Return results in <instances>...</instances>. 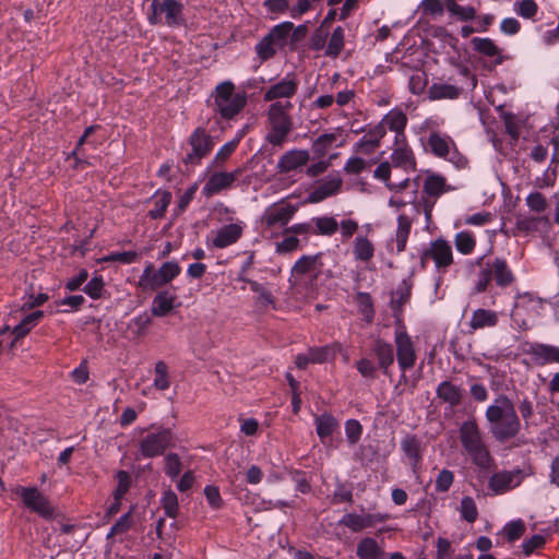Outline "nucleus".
Listing matches in <instances>:
<instances>
[{
  "mask_svg": "<svg viewBox=\"0 0 559 559\" xmlns=\"http://www.w3.org/2000/svg\"><path fill=\"white\" fill-rule=\"evenodd\" d=\"M362 427L356 419H349L345 423L346 439L350 444H355L361 437Z\"/></svg>",
  "mask_w": 559,
  "mask_h": 559,
  "instance_id": "nucleus-63",
  "label": "nucleus"
},
{
  "mask_svg": "<svg viewBox=\"0 0 559 559\" xmlns=\"http://www.w3.org/2000/svg\"><path fill=\"white\" fill-rule=\"evenodd\" d=\"M263 5L271 13L290 16V0H265Z\"/></svg>",
  "mask_w": 559,
  "mask_h": 559,
  "instance_id": "nucleus-64",
  "label": "nucleus"
},
{
  "mask_svg": "<svg viewBox=\"0 0 559 559\" xmlns=\"http://www.w3.org/2000/svg\"><path fill=\"white\" fill-rule=\"evenodd\" d=\"M176 296L168 290L159 292L152 301L151 311L155 317H165L175 308Z\"/></svg>",
  "mask_w": 559,
  "mask_h": 559,
  "instance_id": "nucleus-34",
  "label": "nucleus"
},
{
  "mask_svg": "<svg viewBox=\"0 0 559 559\" xmlns=\"http://www.w3.org/2000/svg\"><path fill=\"white\" fill-rule=\"evenodd\" d=\"M180 272L181 267L175 261L163 263L158 270H155L153 264L150 263L139 277V287L142 290H156L176 278Z\"/></svg>",
  "mask_w": 559,
  "mask_h": 559,
  "instance_id": "nucleus-8",
  "label": "nucleus"
},
{
  "mask_svg": "<svg viewBox=\"0 0 559 559\" xmlns=\"http://www.w3.org/2000/svg\"><path fill=\"white\" fill-rule=\"evenodd\" d=\"M386 519V515L381 514L346 513L340 520V524L348 527L352 532H360L365 528L373 526L376 523L383 522Z\"/></svg>",
  "mask_w": 559,
  "mask_h": 559,
  "instance_id": "nucleus-26",
  "label": "nucleus"
},
{
  "mask_svg": "<svg viewBox=\"0 0 559 559\" xmlns=\"http://www.w3.org/2000/svg\"><path fill=\"white\" fill-rule=\"evenodd\" d=\"M407 123V117L401 109H392L390 110L381 120L379 126L368 134V140L364 143L360 142L359 145H368L376 147L379 145L380 140L385 134L386 130H390L395 133L394 140L405 138V127ZM370 147H368L369 150Z\"/></svg>",
  "mask_w": 559,
  "mask_h": 559,
  "instance_id": "nucleus-9",
  "label": "nucleus"
},
{
  "mask_svg": "<svg viewBox=\"0 0 559 559\" xmlns=\"http://www.w3.org/2000/svg\"><path fill=\"white\" fill-rule=\"evenodd\" d=\"M342 187V179L337 176L328 177L314 188L310 194L312 202H320L331 195L336 194Z\"/></svg>",
  "mask_w": 559,
  "mask_h": 559,
  "instance_id": "nucleus-30",
  "label": "nucleus"
},
{
  "mask_svg": "<svg viewBox=\"0 0 559 559\" xmlns=\"http://www.w3.org/2000/svg\"><path fill=\"white\" fill-rule=\"evenodd\" d=\"M152 323V319L148 313L142 312L136 317L132 318L128 323V330L134 336L143 335Z\"/></svg>",
  "mask_w": 559,
  "mask_h": 559,
  "instance_id": "nucleus-52",
  "label": "nucleus"
},
{
  "mask_svg": "<svg viewBox=\"0 0 559 559\" xmlns=\"http://www.w3.org/2000/svg\"><path fill=\"white\" fill-rule=\"evenodd\" d=\"M353 255L356 261L367 263L374 255V246L366 236H357L353 242Z\"/></svg>",
  "mask_w": 559,
  "mask_h": 559,
  "instance_id": "nucleus-39",
  "label": "nucleus"
},
{
  "mask_svg": "<svg viewBox=\"0 0 559 559\" xmlns=\"http://www.w3.org/2000/svg\"><path fill=\"white\" fill-rule=\"evenodd\" d=\"M240 174V169H236L235 171H213L203 186L202 193L205 197H212L229 189L233 187Z\"/></svg>",
  "mask_w": 559,
  "mask_h": 559,
  "instance_id": "nucleus-19",
  "label": "nucleus"
},
{
  "mask_svg": "<svg viewBox=\"0 0 559 559\" xmlns=\"http://www.w3.org/2000/svg\"><path fill=\"white\" fill-rule=\"evenodd\" d=\"M212 97L214 111L223 119L234 118L247 104V96L243 93H235V85L229 81L219 83Z\"/></svg>",
  "mask_w": 559,
  "mask_h": 559,
  "instance_id": "nucleus-7",
  "label": "nucleus"
},
{
  "mask_svg": "<svg viewBox=\"0 0 559 559\" xmlns=\"http://www.w3.org/2000/svg\"><path fill=\"white\" fill-rule=\"evenodd\" d=\"M345 32L343 27L337 26L332 32L329 40L326 41L325 55L328 57H337L344 48Z\"/></svg>",
  "mask_w": 559,
  "mask_h": 559,
  "instance_id": "nucleus-43",
  "label": "nucleus"
},
{
  "mask_svg": "<svg viewBox=\"0 0 559 559\" xmlns=\"http://www.w3.org/2000/svg\"><path fill=\"white\" fill-rule=\"evenodd\" d=\"M459 435L461 444L473 463L479 467H487L490 463V454L477 423L474 419L465 420L460 426Z\"/></svg>",
  "mask_w": 559,
  "mask_h": 559,
  "instance_id": "nucleus-5",
  "label": "nucleus"
},
{
  "mask_svg": "<svg viewBox=\"0 0 559 559\" xmlns=\"http://www.w3.org/2000/svg\"><path fill=\"white\" fill-rule=\"evenodd\" d=\"M392 163L394 166V170L396 171L399 168L408 171V170H415L416 162L415 156L409 147V145L406 142V136L402 138L401 140H394L393 146H392V154H391Z\"/></svg>",
  "mask_w": 559,
  "mask_h": 559,
  "instance_id": "nucleus-23",
  "label": "nucleus"
},
{
  "mask_svg": "<svg viewBox=\"0 0 559 559\" xmlns=\"http://www.w3.org/2000/svg\"><path fill=\"white\" fill-rule=\"evenodd\" d=\"M160 503L165 514L175 519L179 511L178 497L173 490H167L163 493Z\"/></svg>",
  "mask_w": 559,
  "mask_h": 559,
  "instance_id": "nucleus-57",
  "label": "nucleus"
},
{
  "mask_svg": "<svg viewBox=\"0 0 559 559\" xmlns=\"http://www.w3.org/2000/svg\"><path fill=\"white\" fill-rule=\"evenodd\" d=\"M305 246L302 240L295 234L287 233V228L284 231V238L276 243V252L284 254L290 253L301 249Z\"/></svg>",
  "mask_w": 559,
  "mask_h": 559,
  "instance_id": "nucleus-46",
  "label": "nucleus"
},
{
  "mask_svg": "<svg viewBox=\"0 0 559 559\" xmlns=\"http://www.w3.org/2000/svg\"><path fill=\"white\" fill-rule=\"evenodd\" d=\"M278 49L280 46L269 35L257 45V52L263 60L273 57Z\"/></svg>",
  "mask_w": 559,
  "mask_h": 559,
  "instance_id": "nucleus-60",
  "label": "nucleus"
},
{
  "mask_svg": "<svg viewBox=\"0 0 559 559\" xmlns=\"http://www.w3.org/2000/svg\"><path fill=\"white\" fill-rule=\"evenodd\" d=\"M533 362L537 366L559 362V347L544 343H531L526 349Z\"/></svg>",
  "mask_w": 559,
  "mask_h": 559,
  "instance_id": "nucleus-25",
  "label": "nucleus"
},
{
  "mask_svg": "<svg viewBox=\"0 0 559 559\" xmlns=\"http://www.w3.org/2000/svg\"><path fill=\"white\" fill-rule=\"evenodd\" d=\"M169 429H162L157 432L146 435L140 443V452L145 457H154L162 454L171 443Z\"/></svg>",
  "mask_w": 559,
  "mask_h": 559,
  "instance_id": "nucleus-18",
  "label": "nucleus"
},
{
  "mask_svg": "<svg viewBox=\"0 0 559 559\" xmlns=\"http://www.w3.org/2000/svg\"><path fill=\"white\" fill-rule=\"evenodd\" d=\"M461 516L468 523H474L478 516L477 506L472 497H463L460 507Z\"/></svg>",
  "mask_w": 559,
  "mask_h": 559,
  "instance_id": "nucleus-59",
  "label": "nucleus"
},
{
  "mask_svg": "<svg viewBox=\"0 0 559 559\" xmlns=\"http://www.w3.org/2000/svg\"><path fill=\"white\" fill-rule=\"evenodd\" d=\"M429 146L432 153L450 162L455 168L462 169L467 165V159L457 151L453 140L441 133H431Z\"/></svg>",
  "mask_w": 559,
  "mask_h": 559,
  "instance_id": "nucleus-13",
  "label": "nucleus"
},
{
  "mask_svg": "<svg viewBox=\"0 0 559 559\" xmlns=\"http://www.w3.org/2000/svg\"><path fill=\"white\" fill-rule=\"evenodd\" d=\"M214 147L213 138L203 129H197L189 138V147L182 162L186 165L195 166L200 164Z\"/></svg>",
  "mask_w": 559,
  "mask_h": 559,
  "instance_id": "nucleus-15",
  "label": "nucleus"
},
{
  "mask_svg": "<svg viewBox=\"0 0 559 559\" xmlns=\"http://www.w3.org/2000/svg\"><path fill=\"white\" fill-rule=\"evenodd\" d=\"M516 227L519 230L531 234L536 233L546 240L552 229V223L548 216L519 215L516 217Z\"/></svg>",
  "mask_w": 559,
  "mask_h": 559,
  "instance_id": "nucleus-21",
  "label": "nucleus"
},
{
  "mask_svg": "<svg viewBox=\"0 0 559 559\" xmlns=\"http://www.w3.org/2000/svg\"><path fill=\"white\" fill-rule=\"evenodd\" d=\"M376 356L380 368L386 373L388 368L393 365L394 354L393 348L389 343L378 342L374 348Z\"/></svg>",
  "mask_w": 559,
  "mask_h": 559,
  "instance_id": "nucleus-45",
  "label": "nucleus"
},
{
  "mask_svg": "<svg viewBox=\"0 0 559 559\" xmlns=\"http://www.w3.org/2000/svg\"><path fill=\"white\" fill-rule=\"evenodd\" d=\"M356 555L359 559H384V550L371 537H365L358 543Z\"/></svg>",
  "mask_w": 559,
  "mask_h": 559,
  "instance_id": "nucleus-36",
  "label": "nucleus"
},
{
  "mask_svg": "<svg viewBox=\"0 0 559 559\" xmlns=\"http://www.w3.org/2000/svg\"><path fill=\"white\" fill-rule=\"evenodd\" d=\"M447 191L445 179L439 175H428L424 181V192L430 197H439Z\"/></svg>",
  "mask_w": 559,
  "mask_h": 559,
  "instance_id": "nucleus-49",
  "label": "nucleus"
},
{
  "mask_svg": "<svg viewBox=\"0 0 559 559\" xmlns=\"http://www.w3.org/2000/svg\"><path fill=\"white\" fill-rule=\"evenodd\" d=\"M246 225L242 221H236L213 230L206 238V245L211 248L224 249L236 243L242 236Z\"/></svg>",
  "mask_w": 559,
  "mask_h": 559,
  "instance_id": "nucleus-16",
  "label": "nucleus"
},
{
  "mask_svg": "<svg viewBox=\"0 0 559 559\" xmlns=\"http://www.w3.org/2000/svg\"><path fill=\"white\" fill-rule=\"evenodd\" d=\"M152 14L148 21L152 25L166 24L170 27L185 24L183 4L177 0H153Z\"/></svg>",
  "mask_w": 559,
  "mask_h": 559,
  "instance_id": "nucleus-10",
  "label": "nucleus"
},
{
  "mask_svg": "<svg viewBox=\"0 0 559 559\" xmlns=\"http://www.w3.org/2000/svg\"><path fill=\"white\" fill-rule=\"evenodd\" d=\"M340 348L341 346L337 344L310 348L309 354L311 362L323 364L330 361L335 357L336 350Z\"/></svg>",
  "mask_w": 559,
  "mask_h": 559,
  "instance_id": "nucleus-47",
  "label": "nucleus"
},
{
  "mask_svg": "<svg viewBox=\"0 0 559 559\" xmlns=\"http://www.w3.org/2000/svg\"><path fill=\"white\" fill-rule=\"evenodd\" d=\"M287 233L295 234L306 245L308 238L316 235L313 217L307 222L292 225L287 228Z\"/></svg>",
  "mask_w": 559,
  "mask_h": 559,
  "instance_id": "nucleus-55",
  "label": "nucleus"
},
{
  "mask_svg": "<svg viewBox=\"0 0 559 559\" xmlns=\"http://www.w3.org/2000/svg\"><path fill=\"white\" fill-rule=\"evenodd\" d=\"M153 386L159 391H165L170 386L168 367L163 360L155 364Z\"/></svg>",
  "mask_w": 559,
  "mask_h": 559,
  "instance_id": "nucleus-48",
  "label": "nucleus"
},
{
  "mask_svg": "<svg viewBox=\"0 0 559 559\" xmlns=\"http://www.w3.org/2000/svg\"><path fill=\"white\" fill-rule=\"evenodd\" d=\"M498 323V314L497 312L489 309H477L473 312L469 320V328L473 331L492 328Z\"/></svg>",
  "mask_w": 559,
  "mask_h": 559,
  "instance_id": "nucleus-37",
  "label": "nucleus"
},
{
  "mask_svg": "<svg viewBox=\"0 0 559 559\" xmlns=\"http://www.w3.org/2000/svg\"><path fill=\"white\" fill-rule=\"evenodd\" d=\"M292 108V102L272 103L269 107L265 140L273 146H282L293 130V120L289 116Z\"/></svg>",
  "mask_w": 559,
  "mask_h": 559,
  "instance_id": "nucleus-4",
  "label": "nucleus"
},
{
  "mask_svg": "<svg viewBox=\"0 0 559 559\" xmlns=\"http://www.w3.org/2000/svg\"><path fill=\"white\" fill-rule=\"evenodd\" d=\"M394 343L396 347L399 367L402 372L405 373L415 366L417 355L412 337L407 334L405 326L401 323L395 328Z\"/></svg>",
  "mask_w": 559,
  "mask_h": 559,
  "instance_id": "nucleus-14",
  "label": "nucleus"
},
{
  "mask_svg": "<svg viewBox=\"0 0 559 559\" xmlns=\"http://www.w3.org/2000/svg\"><path fill=\"white\" fill-rule=\"evenodd\" d=\"M316 431L322 442L338 429V420L329 413H323L314 417Z\"/></svg>",
  "mask_w": 559,
  "mask_h": 559,
  "instance_id": "nucleus-32",
  "label": "nucleus"
},
{
  "mask_svg": "<svg viewBox=\"0 0 559 559\" xmlns=\"http://www.w3.org/2000/svg\"><path fill=\"white\" fill-rule=\"evenodd\" d=\"M309 153L306 150H290L286 152L277 162V168L282 173H289L307 164Z\"/></svg>",
  "mask_w": 559,
  "mask_h": 559,
  "instance_id": "nucleus-29",
  "label": "nucleus"
},
{
  "mask_svg": "<svg viewBox=\"0 0 559 559\" xmlns=\"http://www.w3.org/2000/svg\"><path fill=\"white\" fill-rule=\"evenodd\" d=\"M444 7L450 16L461 22L473 21L476 17V9L472 5H461L456 0H444Z\"/></svg>",
  "mask_w": 559,
  "mask_h": 559,
  "instance_id": "nucleus-40",
  "label": "nucleus"
},
{
  "mask_svg": "<svg viewBox=\"0 0 559 559\" xmlns=\"http://www.w3.org/2000/svg\"><path fill=\"white\" fill-rule=\"evenodd\" d=\"M492 437L504 442L514 438L521 430V421L513 402L506 395L497 396L485 413Z\"/></svg>",
  "mask_w": 559,
  "mask_h": 559,
  "instance_id": "nucleus-2",
  "label": "nucleus"
},
{
  "mask_svg": "<svg viewBox=\"0 0 559 559\" xmlns=\"http://www.w3.org/2000/svg\"><path fill=\"white\" fill-rule=\"evenodd\" d=\"M401 450L414 473L421 467L425 447L420 439L414 435H407L401 440Z\"/></svg>",
  "mask_w": 559,
  "mask_h": 559,
  "instance_id": "nucleus-24",
  "label": "nucleus"
},
{
  "mask_svg": "<svg viewBox=\"0 0 559 559\" xmlns=\"http://www.w3.org/2000/svg\"><path fill=\"white\" fill-rule=\"evenodd\" d=\"M429 260L433 261L436 271L439 274L447 273L453 264V250L451 243L443 238L431 241L421 252L423 265H425Z\"/></svg>",
  "mask_w": 559,
  "mask_h": 559,
  "instance_id": "nucleus-12",
  "label": "nucleus"
},
{
  "mask_svg": "<svg viewBox=\"0 0 559 559\" xmlns=\"http://www.w3.org/2000/svg\"><path fill=\"white\" fill-rule=\"evenodd\" d=\"M543 309L544 300L539 297L532 293L519 294L514 305L513 317L520 316L522 310L525 311L530 317H538L540 316Z\"/></svg>",
  "mask_w": 559,
  "mask_h": 559,
  "instance_id": "nucleus-28",
  "label": "nucleus"
},
{
  "mask_svg": "<svg viewBox=\"0 0 559 559\" xmlns=\"http://www.w3.org/2000/svg\"><path fill=\"white\" fill-rule=\"evenodd\" d=\"M341 145L342 139L338 131L323 133L314 140L312 144V151L318 156H325L330 153V151Z\"/></svg>",
  "mask_w": 559,
  "mask_h": 559,
  "instance_id": "nucleus-31",
  "label": "nucleus"
},
{
  "mask_svg": "<svg viewBox=\"0 0 559 559\" xmlns=\"http://www.w3.org/2000/svg\"><path fill=\"white\" fill-rule=\"evenodd\" d=\"M471 46L474 51L490 59V61L496 66L501 64L504 61L502 50L493 39L489 37H474L471 40Z\"/></svg>",
  "mask_w": 559,
  "mask_h": 559,
  "instance_id": "nucleus-27",
  "label": "nucleus"
},
{
  "mask_svg": "<svg viewBox=\"0 0 559 559\" xmlns=\"http://www.w3.org/2000/svg\"><path fill=\"white\" fill-rule=\"evenodd\" d=\"M297 212V205L282 201L267 206L258 222V229L265 238L275 237Z\"/></svg>",
  "mask_w": 559,
  "mask_h": 559,
  "instance_id": "nucleus-6",
  "label": "nucleus"
},
{
  "mask_svg": "<svg viewBox=\"0 0 559 559\" xmlns=\"http://www.w3.org/2000/svg\"><path fill=\"white\" fill-rule=\"evenodd\" d=\"M437 395L449 405L456 406L462 401L463 390L450 381H443L437 388Z\"/></svg>",
  "mask_w": 559,
  "mask_h": 559,
  "instance_id": "nucleus-38",
  "label": "nucleus"
},
{
  "mask_svg": "<svg viewBox=\"0 0 559 559\" xmlns=\"http://www.w3.org/2000/svg\"><path fill=\"white\" fill-rule=\"evenodd\" d=\"M525 531V525L522 520L511 521L507 523L502 533L507 536L509 542L519 539Z\"/></svg>",
  "mask_w": 559,
  "mask_h": 559,
  "instance_id": "nucleus-61",
  "label": "nucleus"
},
{
  "mask_svg": "<svg viewBox=\"0 0 559 559\" xmlns=\"http://www.w3.org/2000/svg\"><path fill=\"white\" fill-rule=\"evenodd\" d=\"M513 11L523 19L532 20L538 12V5L534 0H516Z\"/></svg>",
  "mask_w": 559,
  "mask_h": 559,
  "instance_id": "nucleus-54",
  "label": "nucleus"
},
{
  "mask_svg": "<svg viewBox=\"0 0 559 559\" xmlns=\"http://www.w3.org/2000/svg\"><path fill=\"white\" fill-rule=\"evenodd\" d=\"M43 316L44 312L40 310L33 311L25 316V318L12 330L9 326H4L0 331V336L5 340V344L13 341L14 346L17 340L24 337L34 326L37 325Z\"/></svg>",
  "mask_w": 559,
  "mask_h": 559,
  "instance_id": "nucleus-22",
  "label": "nucleus"
},
{
  "mask_svg": "<svg viewBox=\"0 0 559 559\" xmlns=\"http://www.w3.org/2000/svg\"><path fill=\"white\" fill-rule=\"evenodd\" d=\"M524 473L521 469L502 471L495 473L489 479V488L496 495H502L521 485Z\"/></svg>",
  "mask_w": 559,
  "mask_h": 559,
  "instance_id": "nucleus-20",
  "label": "nucleus"
},
{
  "mask_svg": "<svg viewBox=\"0 0 559 559\" xmlns=\"http://www.w3.org/2000/svg\"><path fill=\"white\" fill-rule=\"evenodd\" d=\"M322 0H290V17L301 19L302 15L313 10L316 4Z\"/></svg>",
  "mask_w": 559,
  "mask_h": 559,
  "instance_id": "nucleus-56",
  "label": "nucleus"
},
{
  "mask_svg": "<svg viewBox=\"0 0 559 559\" xmlns=\"http://www.w3.org/2000/svg\"><path fill=\"white\" fill-rule=\"evenodd\" d=\"M454 474L452 471L443 468L439 472L436 478V490L438 492H447L452 486Z\"/></svg>",
  "mask_w": 559,
  "mask_h": 559,
  "instance_id": "nucleus-62",
  "label": "nucleus"
},
{
  "mask_svg": "<svg viewBox=\"0 0 559 559\" xmlns=\"http://www.w3.org/2000/svg\"><path fill=\"white\" fill-rule=\"evenodd\" d=\"M316 236H332L338 229V221L335 216L322 215L313 217Z\"/></svg>",
  "mask_w": 559,
  "mask_h": 559,
  "instance_id": "nucleus-41",
  "label": "nucleus"
},
{
  "mask_svg": "<svg viewBox=\"0 0 559 559\" xmlns=\"http://www.w3.org/2000/svg\"><path fill=\"white\" fill-rule=\"evenodd\" d=\"M15 493L21 498L24 507L29 511L38 514L45 520H51L55 516V508L48 497H46L36 487L15 488Z\"/></svg>",
  "mask_w": 559,
  "mask_h": 559,
  "instance_id": "nucleus-11",
  "label": "nucleus"
},
{
  "mask_svg": "<svg viewBox=\"0 0 559 559\" xmlns=\"http://www.w3.org/2000/svg\"><path fill=\"white\" fill-rule=\"evenodd\" d=\"M164 471L168 477L176 479L182 471V463L178 454L168 453L165 459Z\"/></svg>",
  "mask_w": 559,
  "mask_h": 559,
  "instance_id": "nucleus-58",
  "label": "nucleus"
},
{
  "mask_svg": "<svg viewBox=\"0 0 559 559\" xmlns=\"http://www.w3.org/2000/svg\"><path fill=\"white\" fill-rule=\"evenodd\" d=\"M299 82L295 75L287 74L265 88L263 99L271 103L292 102L298 91Z\"/></svg>",
  "mask_w": 559,
  "mask_h": 559,
  "instance_id": "nucleus-17",
  "label": "nucleus"
},
{
  "mask_svg": "<svg viewBox=\"0 0 559 559\" xmlns=\"http://www.w3.org/2000/svg\"><path fill=\"white\" fill-rule=\"evenodd\" d=\"M454 243L460 253L469 254L475 249L476 239L472 233L464 230L455 235Z\"/></svg>",
  "mask_w": 559,
  "mask_h": 559,
  "instance_id": "nucleus-51",
  "label": "nucleus"
},
{
  "mask_svg": "<svg viewBox=\"0 0 559 559\" xmlns=\"http://www.w3.org/2000/svg\"><path fill=\"white\" fill-rule=\"evenodd\" d=\"M242 136L243 131H240L235 139L225 143L215 154L213 160L207 167V170L211 168L221 169L228 160V158L234 154Z\"/></svg>",
  "mask_w": 559,
  "mask_h": 559,
  "instance_id": "nucleus-35",
  "label": "nucleus"
},
{
  "mask_svg": "<svg viewBox=\"0 0 559 559\" xmlns=\"http://www.w3.org/2000/svg\"><path fill=\"white\" fill-rule=\"evenodd\" d=\"M293 27L294 24L292 22H283L275 25L269 33V36L282 48L287 43Z\"/></svg>",
  "mask_w": 559,
  "mask_h": 559,
  "instance_id": "nucleus-53",
  "label": "nucleus"
},
{
  "mask_svg": "<svg viewBox=\"0 0 559 559\" xmlns=\"http://www.w3.org/2000/svg\"><path fill=\"white\" fill-rule=\"evenodd\" d=\"M250 289L257 294V304L260 308H274V297L266 287L258 282L251 281Z\"/></svg>",
  "mask_w": 559,
  "mask_h": 559,
  "instance_id": "nucleus-50",
  "label": "nucleus"
},
{
  "mask_svg": "<svg viewBox=\"0 0 559 559\" xmlns=\"http://www.w3.org/2000/svg\"><path fill=\"white\" fill-rule=\"evenodd\" d=\"M461 90L451 84H433L429 88L430 99H453L459 97Z\"/></svg>",
  "mask_w": 559,
  "mask_h": 559,
  "instance_id": "nucleus-44",
  "label": "nucleus"
},
{
  "mask_svg": "<svg viewBox=\"0 0 559 559\" xmlns=\"http://www.w3.org/2000/svg\"><path fill=\"white\" fill-rule=\"evenodd\" d=\"M488 266L496 280L497 285L507 287L514 282V274L506 260L497 258Z\"/></svg>",
  "mask_w": 559,
  "mask_h": 559,
  "instance_id": "nucleus-33",
  "label": "nucleus"
},
{
  "mask_svg": "<svg viewBox=\"0 0 559 559\" xmlns=\"http://www.w3.org/2000/svg\"><path fill=\"white\" fill-rule=\"evenodd\" d=\"M323 253L300 257L292 267L289 282L294 295L301 299H314L318 294V280L323 273Z\"/></svg>",
  "mask_w": 559,
  "mask_h": 559,
  "instance_id": "nucleus-3",
  "label": "nucleus"
},
{
  "mask_svg": "<svg viewBox=\"0 0 559 559\" xmlns=\"http://www.w3.org/2000/svg\"><path fill=\"white\" fill-rule=\"evenodd\" d=\"M392 173L393 168L389 163H381L374 169V177L384 181L391 190H394L389 200V206L394 207L399 214L395 237L391 240L390 247L391 250L395 247L396 252L400 253L406 248L412 225L419 215V206L416 203L417 193L415 188L403 191V189L411 187L408 178L393 181L391 180Z\"/></svg>",
  "mask_w": 559,
  "mask_h": 559,
  "instance_id": "nucleus-1",
  "label": "nucleus"
},
{
  "mask_svg": "<svg viewBox=\"0 0 559 559\" xmlns=\"http://www.w3.org/2000/svg\"><path fill=\"white\" fill-rule=\"evenodd\" d=\"M153 209L148 211V216L153 219L160 218L164 216L166 209L170 204L171 193L168 191H156L152 198Z\"/></svg>",
  "mask_w": 559,
  "mask_h": 559,
  "instance_id": "nucleus-42",
  "label": "nucleus"
}]
</instances>
